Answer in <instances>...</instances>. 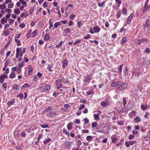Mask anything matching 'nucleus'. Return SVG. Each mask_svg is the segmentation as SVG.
Wrapping results in <instances>:
<instances>
[{
  "instance_id": "1",
  "label": "nucleus",
  "mask_w": 150,
  "mask_h": 150,
  "mask_svg": "<svg viewBox=\"0 0 150 150\" xmlns=\"http://www.w3.org/2000/svg\"><path fill=\"white\" fill-rule=\"evenodd\" d=\"M25 50L26 49L25 48H17L16 50V57L18 58L19 56L22 57L23 54L25 53Z\"/></svg>"
},
{
  "instance_id": "2",
  "label": "nucleus",
  "mask_w": 150,
  "mask_h": 150,
  "mask_svg": "<svg viewBox=\"0 0 150 150\" xmlns=\"http://www.w3.org/2000/svg\"><path fill=\"white\" fill-rule=\"evenodd\" d=\"M109 128L108 127L104 126L101 128V130L99 132L103 133L105 134H108L109 133Z\"/></svg>"
},
{
  "instance_id": "3",
  "label": "nucleus",
  "mask_w": 150,
  "mask_h": 150,
  "mask_svg": "<svg viewBox=\"0 0 150 150\" xmlns=\"http://www.w3.org/2000/svg\"><path fill=\"white\" fill-rule=\"evenodd\" d=\"M58 115V114H57V113L55 112L54 111H51L47 113V115L49 116L50 118H53L56 115Z\"/></svg>"
},
{
  "instance_id": "4",
  "label": "nucleus",
  "mask_w": 150,
  "mask_h": 150,
  "mask_svg": "<svg viewBox=\"0 0 150 150\" xmlns=\"http://www.w3.org/2000/svg\"><path fill=\"white\" fill-rule=\"evenodd\" d=\"M134 143H137V142L135 141H130L129 142L126 141L125 144L127 147H129L130 146V145H133Z\"/></svg>"
},
{
  "instance_id": "5",
  "label": "nucleus",
  "mask_w": 150,
  "mask_h": 150,
  "mask_svg": "<svg viewBox=\"0 0 150 150\" xmlns=\"http://www.w3.org/2000/svg\"><path fill=\"white\" fill-rule=\"evenodd\" d=\"M61 82H64V83L68 82L69 80L66 78H64L62 76H61L59 77L58 80Z\"/></svg>"
},
{
  "instance_id": "6",
  "label": "nucleus",
  "mask_w": 150,
  "mask_h": 150,
  "mask_svg": "<svg viewBox=\"0 0 150 150\" xmlns=\"http://www.w3.org/2000/svg\"><path fill=\"white\" fill-rule=\"evenodd\" d=\"M127 86V84L123 83L121 86L118 87L117 88V89L121 91L126 88Z\"/></svg>"
},
{
  "instance_id": "7",
  "label": "nucleus",
  "mask_w": 150,
  "mask_h": 150,
  "mask_svg": "<svg viewBox=\"0 0 150 150\" xmlns=\"http://www.w3.org/2000/svg\"><path fill=\"white\" fill-rule=\"evenodd\" d=\"M133 16V14H131L127 18L126 23L128 24H130L131 23L132 19Z\"/></svg>"
},
{
  "instance_id": "8",
  "label": "nucleus",
  "mask_w": 150,
  "mask_h": 150,
  "mask_svg": "<svg viewBox=\"0 0 150 150\" xmlns=\"http://www.w3.org/2000/svg\"><path fill=\"white\" fill-rule=\"evenodd\" d=\"M6 78H8V76L5 74H3L0 76V82L2 83L4 81V79Z\"/></svg>"
},
{
  "instance_id": "9",
  "label": "nucleus",
  "mask_w": 150,
  "mask_h": 150,
  "mask_svg": "<svg viewBox=\"0 0 150 150\" xmlns=\"http://www.w3.org/2000/svg\"><path fill=\"white\" fill-rule=\"evenodd\" d=\"M121 84L120 81L113 82L111 83V85L112 87H115L117 86H119Z\"/></svg>"
},
{
  "instance_id": "10",
  "label": "nucleus",
  "mask_w": 150,
  "mask_h": 150,
  "mask_svg": "<svg viewBox=\"0 0 150 150\" xmlns=\"http://www.w3.org/2000/svg\"><path fill=\"white\" fill-rule=\"evenodd\" d=\"M63 145L66 148H70L71 145V142L69 141H66L64 143Z\"/></svg>"
},
{
  "instance_id": "11",
  "label": "nucleus",
  "mask_w": 150,
  "mask_h": 150,
  "mask_svg": "<svg viewBox=\"0 0 150 150\" xmlns=\"http://www.w3.org/2000/svg\"><path fill=\"white\" fill-rule=\"evenodd\" d=\"M94 33H98L99 32L100 30V28L98 26H94L93 28Z\"/></svg>"
},
{
  "instance_id": "12",
  "label": "nucleus",
  "mask_w": 150,
  "mask_h": 150,
  "mask_svg": "<svg viewBox=\"0 0 150 150\" xmlns=\"http://www.w3.org/2000/svg\"><path fill=\"white\" fill-rule=\"evenodd\" d=\"M28 74L29 75H30L32 73L33 70V68L30 65H29L28 67Z\"/></svg>"
},
{
  "instance_id": "13",
  "label": "nucleus",
  "mask_w": 150,
  "mask_h": 150,
  "mask_svg": "<svg viewBox=\"0 0 150 150\" xmlns=\"http://www.w3.org/2000/svg\"><path fill=\"white\" fill-rule=\"evenodd\" d=\"M62 67L63 68H65L68 64V61L67 59H64L62 62Z\"/></svg>"
},
{
  "instance_id": "14",
  "label": "nucleus",
  "mask_w": 150,
  "mask_h": 150,
  "mask_svg": "<svg viewBox=\"0 0 150 150\" xmlns=\"http://www.w3.org/2000/svg\"><path fill=\"white\" fill-rule=\"evenodd\" d=\"M150 10V6L144 5L143 8V12L145 13L146 11Z\"/></svg>"
},
{
  "instance_id": "15",
  "label": "nucleus",
  "mask_w": 150,
  "mask_h": 150,
  "mask_svg": "<svg viewBox=\"0 0 150 150\" xmlns=\"http://www.w3.org/2000/svg\"><path fill=\"white\" fill-rule=\"evenodd\" d=\"M150 22L149 20L148 19L146 20L145 23L144 25V27L145 28H147L149 27L150 25H149V23Z\"/></svg>"
},
{
  "instance_id": "16",
  "label": "nucleus",
  "mask_w": 150,
  "mask_h": 150,
  "mask_svg": "<svg viewBox=\"0 0 150 150\" xmlns=\"http://www.w3.org/2000/svg\"><path fill=\"white\" fill-rule=\"evenodd\" d=\"M15 102V100L14 99H13L11 101H9L7 103L8 105V107H9L11 105H13Z\"/></svg>"
},
{
  "instance_id": "17",
  "label": "nucleus",
  "mask_w": 150,
  "mask_h": 150,
  "mask_svg": "<svg viewBox=\"0 0 150 150\" xmlns=\"http://www.w3.org/2000/svg\"><path fill=\"white\" fill-rule=\"evenodd\" d=\"M50 89V86L48 85L46 86L43 90V92L47 93Z\"/></svg>"
},
{
  "instance_id": "18",
  "label": "nucleus",
  "mask_w": 150,
  "mask_h": 150,
  "mask_svg": "<svg viewBox=\"0 0 150 150\" xmlns=\"http://www.w3.org/2000/svg\"><path fill=\"white\" fill-rule=\"evenodd\" d=\"M16 76V74L15 72L12 71L11 72L9 75V77L11 79H13Z\"/></svg>"
},
{
  "instance_id": "19",
  "label": "nucleus",
  "mask_w": 150,
  "mask_h": 150,
  "mask_svg": "<svg viewBox=\"0 0 150 150\" xmlns=\"http://www.w3.org/2000/svg\"><path fill=\"white\" fill-rule=\"evenodd\" d=\"M50 39V35L48 33H46L44 37V40L45 41H48Z\"/></svg>"
},
{
  "instance_id": "20",
  "label": "nucleus",
  "mask_w": 150,
  "mask_h": 150,
  "mask_svg": "<svg viewBox=\"0 0 150 150\" xmlns=\"http://www.w3.org/2000/svg\"><path fill=\"white\" fill-rule=\"evenodd\" d=\"M150 132H147V136L144 137V139L146 141H148L150 140Z\"/></svg>"
},
{
  "instance_id": "21",
  "label": "nucleus",
  "mask_w": 150,
  "mask_h": 150,
  "mask_svg": "<svg viewBox=\"0 0 150 150\" xmlns=\"http://www.w3.org/2000/svg\"><path fill=\"white\" fill-rule=\"evenodd\" d=\"M127 41V38L126 37H124L122 38L120 41V44L121 45L124 44L126 41Z\"/></svg>"
},
{
  "instance_id": "22",
  "label": "nucleus",
  "mask_w": 150,
  "mask_h": 150,
  "mask_svg": "<svg viewBox=\"0 0 150 150\" xmlns=\"http://www.w3.org/2000/svg\"><path fill=\"white\" fill-rule=\"evenodd\" d=\"M7 22V19L5 17H3L1 20V23L3 24H4L5 23Z\"/></svg>"
},
{
  "instance_id": "23",
  "label": "nucleus",
  "mask_w": 150,
  "mask_h": 150,
  "mask_svg": "<svg viewBox=\"0 0 150 150\" xmlns=\"http://www.w3.org/2000/svg\"><path fill=\"white\" fill-rule=\"evenodd\" d=\"M58 80H57L55 81V83L57 85V88H60L62 86V84L60 83Z\"/></svg>"
},
{
  "instance_id": "24",
  "label": "nucleus",
  "mask_w": 150,
  "mask_h": 150,
  "mask_svg": "<svg viewBox=\"0 0 150 150\" xmlns=\"http://www.w3.org/2000/svg\"><path fill=\"white\" fill-rule=\"evenodd\" d=\"M142 40L141 39H135L134 40V42L135 44L137 45H139L140 44L142 43Z\"/></svg>"
},
{
  "instance_id": "25",
  "label": "nucleus",
  "mask_w": 150,
  "mask_h": 150,
  "mask_svg": "<svg viewBox=\"0 0 150 150\" xmlns=\"http://www.w3.org/2000/svg\"><path fill=\"white\" fill-rule=\"evenodd\" d=\"M62 24V23L60 21H58L55 23L54 24V27L56 28L58 26Z\"/></svg>"
},
{
  "instance_id": "26",
  "label": "nucleus",
  "mask_w": 150,
  "mask_h": 150,
  "mask_svg": "<svg viewBox=\"0 0 150 150\" xmlns=\"http://www.w3.org/2000/svg\"><path fill=\"white\" fill-rule=\"evenodd\" d=\"M134 122L136 123H138L141 121V118L138 116H137L134 119Z\"/></svg>"
},
{
  "instance_id": "27",
  "label": "nucleus",
  "mask_w": 150,
  "mask_h": 150,
  "mask_svg": "<svg viewBox=\"0 0 150 150\" xmlns=\"http://www.w3.org/2000/svg\"><path fill=\"white\" fill-rule=\"evenodd\" d=\"M13 88L15 91H17L19 89V86L16 84H14L13 86Z\"/></svg>"
},
{
  "instance_id": "28",
  "label": "nucleus",
  "mask_w": 150,
  "mask_h": 150,
  "mask_svg": "<svg viewBox=\"0 0 150 150\" xmlns=\"http://www.w3.org/2000/svg\"><path fill=\"white\" fill-rule=\"evenodd\" d=\"M137 114L136 112L135 111H133L129 114L130 117H132V116H135Z\"/></svg>"
},
{
  "instance_id": "29",
  "label": "nucleus",
  "mask_w": 150,
  "mask_h": 150,
  "mask_svg": "<svg viewBox=\"0 0 150 150\" xmlns=\"http://www.w3.org/2000/svg\"><path fill=\"white\" fill-rule=\"evenodd\" d=\"M72 122H71L69 123L67 125V129L69 130H71L72 129Z\"/></svg>"
},
{
  "instance_id": "30",
  "label": "nucleus",
  "mask_w": 150,
  "mask_h": 150,
  "mask_svg": "<svg viewBox=\"0 0 150 150\" xmlns=\"http://www.w3.org/2000/svg\"><path fill=\"white\" fill-rule=\"evenodd\" d=\"M52 108L51 106L48 107L47 108H45V109L43 111V112L44 113L47 111H49V112L50 111Z\"/></svg>"
},
{
  "instance_id": "31",
  "label": "nucleus",
  "mask_w": 150,
  "mask_h": 150,
  "mask_svg": "<svg viewBox=\"0 0 150 150\" xmlns=\"http://www.w3.org/2000/svg\"><path fill=\"white\" fill-rule=\"evenodd\" d=\"M64 31L66 34L69 33L71 32V30L69 28H67L64 30Z\"/></svg>"
},
{
  "instance_id": "32",
  "label": "nucleus",
  "mask_w": 150,
  "mask_h": 150,
  "mask_svg": "<svg viewBox=\"0 0 150 150\" xmlns=\"http://www.w3.org/2000/svg\"><path fill=\"white\" fill-rule=\"evenodd\" d=\"M6 5L4 4L3 3L1 5L0 4V10H4L6 8Z\"/></svg>"
},
{
  "instance_id": "33",
  "label": "nucleus",
  "mask_w": 150,
  "mask_h": 150,
  "mask_svg": "<svg viewBox=\"0 0 150 150\" xmlns=\"http://www.w3.org/2000/svg\"><path fill=\"white\" fill-rule=\"evenodd\" d=\"M105 1H104L102 2V3H99L98 4V6L99 7H104L105 5Z\"/></svg>"
},
{
  "instance_id": "34",
  "label": "nucleus",
  "mask_w": 150,
  "mask_h": 150,
  "mask_svg": "<svg viewBox=\"0 0 150 150\" xmlns=\"http://www.w3.org/2000/svg\"><path fill=\"white\" fill-rule=\"evenodd\" d=\"M122 13L124 15H126L127 14V11L125 7L123 8L122 10Z\"/></svg>"
},
{
  "instance_id": "35",
  "label": "nucleus",
  "mask_w": 150,
  "mask_h": 150,
  "mask_svg": "<svg viewBox=\"0 0 150 150\" xmlns=\"http://www.w3.org/2000/svg\"><path fill=\"white\" fill-rule=\"evenodd\" d=\"M38 34V32L37 30L33 31L31 34V37H32L35 36Z\"/></svg>"
},
{
  "instance_id": "36",
  "label": "nucleus",
  "mask_w": 150,
  "mask_h": 150,
  "mask_svg": "<svg viewBox=\"0 0 150 150\" xmlns=\"http://www.w3.org/2000/svg\"><path fill=\"white\" fill-rule=\"evenodd\" d=\"M99 115L98 114H94L93 115V117L96 120H98L99 119Z\"/></svg>"
},
{
  "instance_id": "37",
  "label": "nucleus",
  "mask_w": 150,
  "mask_h": 150,
  "mask_svg": "<svg viewBox=\"0 0 150 150\" xmlns=\"http://www.w3.org/2000/svg\"><path fill=\"white\" fill-rule=\"evenodd\" d=\"M13 6L14 4L13 3L11 2L8 4L7 7L9 8H12L13 7Z\"/></svg>"
},
{
  "instance_id": "38",
  "label": "nucleus",
  "mask_w": 150,
  "mask_h": 150,
  "mask_svg": "<svg viewBox=\"0 0 150 150\" xmlns=\"http://www.w3.org/2000/svg\"><path fill=\"white\" fill-rule=\"evenodd\" d=\"M49 28L50 29H51L53 27V23L51 19L49 20Z\"/></svg>"
},
{
  "instance_id": "39",
  "label": "nucleus",
  "mask_w": 150,
  "mask_h": 150,
  "mask_svg": "<svg viewBox=\"0 0 150 150\" xmlns=\"http://www.w3.org/2000/svg\"><path fill=\"white\" fill-rule=\"evenodd\" d=\"M14 12L16 14H18L20 13V11L18 8H17L14 9Z\"/></svg>"
},
{
  "instance_id": "40",
  "label": "nucleus",
  "mask_w": 150,
  "mask_h": 150,
  "mask_svg": "<svg viewBox=\"0 0 150 150\" xmlns=\"http://www.w3.org/2000/svg\"><path fill=\"white\" fill-rule=\"evenodd\" d=\"M81 142L80 140H78L76 141V144L78 147H79V146L81 145Z\"/></svg>"
},
{
  "instance_id": "41",
  "label": "nucleus",
  "mask_w": 150,
  "mask_h": 150,
  "mask_svg": "<svg viewBox=\"0 0 150 150\" xmlns=\"http://www.w3.org/2000/svg\"><path fill=\"white\" fill-rule=\"evenodd\" d=\"M77 28H80L83 25V24L82 23H81V22L79 21H78L77 22Z\"/></svg>"
},
{
  "instance_id": "42",
  "label": "nucleus",
  "mask_w": 150,
  "mask_h": 150,
  "mask_svg": "<svg viewBox=\"0 0 150 150\" xmlns=\"http://www.w3.org/2000/svg\"><path fill=\"white\" fill-rule=\"evenodd\" d=\"M123 65H121L119 66V69L118 71V72L120 74H121L122 73V67Z\"/></svg>"
},
{
  "instance_id": "43",
  "label": "nucleus",
  "mask_w": 150,
  "mask_h": 150,
  "mask_svg": "<svg viewBox=\"0 0 150 150\" xmlns=\"http://www.w3.org/2000/svg\"><path fill=\"white\" fill-rule=\"evenodd\" d=\"M30 87V86L29 84L28 83H25L22 86V88H25L27 87Z\"/></svg>"
},
{
  "instance_id": "44",
  "label": "nucleus",
  "mask_w": 150,
  "mask_h": 150,
  "mask_svg": "<svg viewBox=\"0 0 150 150\" xmlns=\"http://www.w3.org/2000/svg\"><path fill=\"white\" fill-rule=\"evenodd\" d=\"M98 123L96 122H93L91 124V126L92 128H94L96 127L97 126Z\"/></svg>"
},
{
  "instance_id": "45",
  "label": "nucleus",
  "mask_w": 150,
  "mask_h": 150,
  "mask_svg": "<svg viewBox=\"0 0 150 150\" xmlns=\"http://www.w3.org/2000/svg\"><path fill=\"white\" fill-rule=\"evenodd\" d=\"M33 81L35 82H37L38 80V79L37 77V75H35L33 76Z\"/></svg>"
},
{
  "instance_id": "46",
  "label": "nucleus",
  "mask_w": 150,
  "mask_h": 150,
  "mask_svg": "<svg viewBox=\"0 0 150 150\" xmlns=\"http://www.w3.org/2000/svg\"><path fill=\"white\" fill-rule=\"evenodd\" d=\"M50 141V138L47 139H46L44 141V143L45 144H47V143L49 142Z\"/></svg>"
},
{
  "instance_id": "47",
  "label": "nucleus",
  "mask_w": 150,
  "mask_h": 150,
  "mask_svg": "<svg viewBox=\"0 0 150 150\" xmlns=\"http://www.w3.org/2000/svg\"><path fill=\"white\" fill-rule=\"evenodd\" d=\"M53 67L52 65H49L47 67V69L50 71H52L53 70L52 69V68Z\"/></svg>"
},
{
  "instance_id": "48",
  "label": "nucleus",
  "mask_w": 150,
  "mask_h": 150,
  "mask_svg": "<svg viewBox=\"0 0 150 150\" xmlns=\"http://www.w3.org/2000/svg\"><path fill=\"white\" fill-rule=\"evenodd\" d=\"M62 41H61L59 42V44L57 45L56 46V47L57 48H58L60 47H61L62 46Z\"/></svg>"
},
{
  "instance_id": "49",
  "label": "nucleus",
  "mask_w": 150,
  "mask_h": 150,
  "mask_svg": "<svg viewBox=\"0 0 150 150\" xmlns=\"http://www.w3.org/2000/svg\"><path fill=\"white\" fill-rule=\"evenodd\" d=\"M100 104L101 106L105 107L107 105V102L103 101L100 103Z\"/></svg>"
},
{
  "instance_id": "50",
  "label": "nucleus",
  "mask_w": 150,
  "mask_h": 150,
  "mask_svg": "<svg viewBox=\"0 0 150 150\" xmlns=\"http://www.w3.org/2000/svg\"><path fill=\"white\" fill-rule=\"evenodd\" d=\"M31 32H32L31 30H30L29 31V32H28V33L26 35V37L27 38H29L31 36Z\"/></svg>"
},
{
  "instance_id": "51",
  "label": "nucleus",
  "mask_w": 150,
  "mask_h": 150,
  "mask_svg": "<svg viewBox=\"0 0 150 150\" xmlns=\"http://www.w3.org/2000/svg\"><path fill=\"white\" fill-rule=\"evenodd\" d=\"M19 1L21 2V4L23 5H25L26 4V2L23 0H19Z\"/></svg>"
},
{
  "instance_id": "52",
  "label": "nucleus",
  "mask_w": 150,
  "mask_h": 150,
  "mask_svg": "<svg viewBox=\"0 0 150 150\" xmlns=\"http://www.w3.org/2000/svg\"><path fill=\"white\" fill-rule=\"evenodd\" d=\"M135 138V136L134 135H132L131 134L129 136V139L131 140L134 139Z\"/></svg>"
},
{
  "instance_id": "53",
  "label": "nucleus",
  "mask_w": 150,
  "mask_h": 150,
  "mask_svg": "<svg viewBox=\"0 0 150 150\" xmlns=\"http://www.w3.org/2000/svg\"><path fill=\"white\" fill-rule=\"evenodd\" d=\"M91 79V78L89 77H86L84 79V81L86 82H88Z\"/></svg>"
},
{
  "instance_id": "54",
  "label": "nucleus",
  "mask_w": 150,
  "mask_h": 150,
  "mask_svg": "<svg viewBox=\"0 0 150 150\" xmlns=\"http://www.w3.org/2000/svg\"><path fill=\"white\" fill-rule=\"evenodd\" d=\"M123 105L125 106L127 103V101L126 100V98L125 97H123Z\"/></svg>"
},
{
  "instance_id": "55",
  "label": "nucleus",
  "mask_w": 150,
  "mask_h": 150,
  "mask_svg": "<svg viewBox=\"0 0 150 150\" xmlns=\"http://www.w3.org/2000/svg\"><path fill=\"white\" fill-rule=\"evenodd\" d=\"M12 2L11 0H6L5 2H3L4 4H9Z\"/></svg>"
},
{
  "instance_id": "56",
  "label": "nucleus",
  "mask_w": 150,
  "mask_h": 150,
  "mask_svg": "<svg viewBox=\"0 0 150 150\" xmlns=\"http://www.w3.org/2000/svg\"><path fill=\"white\" fill-rule=\"evenodd\" d=\"M86 139L87 140L90 141L92 139V137L91 136H88L86 137Z\"/></svg>"
},
{
  "instance_id": "57",
  "label": "nucleus",
  "mask_w": 150,
  "mask_h": 150,
  "mask_svg": "<svg viewBox=\"0 0 150 150\" xmlns=\"http://www.w3.org/2000/svg\"><path fill=\"white\" fill-rule=\"evenodd\" d=\"M40 126L42 128H47L48 127V125L47 124L40 125Z\"/></svg>"
},
{
  "instance_id": "58",
  "label": "nucleus",
  "mask_w": 150,
  "mask_h": 150,
  "mask_svg": "<svg viewBox=\"0 0 150 150\" xmlns=\"http://www.w3.org/2000/svg\"><path fill=\"white\" fill-rule=\"evenodd\" d=\"M128 71V69L127 68V67H126L125 68V71H124V75L126 76V75L127 74V73Z\"/></svg>"
},
{
  "instance_id": "59",
  "label": "nucleus",
  "mask_w": 150,
  "mask_h": 150,
  "mask_svg": "<svg viewBox=\"0 0 150 150\" xmlns=\"http://www.w3.org/2000/svg\"><path fill=\"white\" fill-rule=\"evenodd\" d=\"M25 26V25L23 23H21L19 25V27L21 28H23Z\"/></svg>"
},
{
  "instance_id": "60",
  "label": "nucleus",
  "mask_w": 150,
  "mask_h": 150,
  "mask_svg": "<svg viewBox=\"0 0 150 150\" xmlns=\"http://www.w3.org/2000/svg\"><path fill=\"white\" fill-rule=\"evenodd\" d=\"M81 40L80 39L76 40L75 42L73 43V44H76L80 43Z\"/></svg>"
},
{
  "instance_id": "61",
  "label": "nucleus",
  "mask_w": 150,
  "mask_h": 150,
  "mask_svg": "<svg viewBox=\"0 0 150 150\" xmlns=\"http://www.w3.org/2000/svg\"><path fill=\"white\" fill-rule=\"evenodd\" d=\"M63 132L65 134H67V135L68 136H69V132H67L66 129H63Z\"/></svg>"
},
{
  "instance_id": "62",
  "label": "nucleus",
  "mask_w": 150,
  "mask_h": 150,
  "mask_svg": "<svg viewBox=\"0 0 150 150\" xmlns=\"http://www.w3.org/2000/svg\"><path fill=\"white\" fill-rule=\"evenodd\" d=\"M144 51L146 53L148 54L150 52V49L149 48H146Z\"/></svg>"
},
{
  "instance_id": "63",
  "label": "nucleus",
  "mask_w": 150,
  "mask_h": 150,
  "mask_svg": "<svg viewBox=\"0 0 150 150\" xmlns=\"http://www.w3.org/2000/svg\"><path fill=\"white\" fill-rule=\"evenodd\" d=\"M14 22V20L10 18L9 19L8 22L10 24H13Z\"/></svg>"
},
{
  "instance_id": "64",
  "label": "nucleus",
  "mask_w": 150,
  "mask_h": 150,
  "mask_svg": "<svg viewBox=\"0 0 150 150\" xmlns=\"http://www.w3.org/2000/svg\"><path fill=\"white\" fill-rule=\"evenodd\" d=\"M141 109L144 110H146V107L143 105H141Z\"/></svg>"
}]
</instances>
